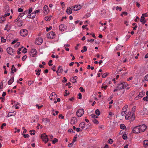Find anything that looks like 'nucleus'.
Wrapping results in <instances>:
<instances>
[{
  "label": "nucleus",
  "instance_id": "nucleus-1",
  "mask_svg": "<svg viewBox=\"0 0 148 148\" xmlns=\"http://www.w3.org/2000/svg\"><path fill=\"white\" fill-rule=\"evenodd\" d=\"M125 118L126 119L129 120L130 121H132L135 119L134 114L129 112L125 116Z\"/></svg>",
  "mask_w": 148,
  "mask_h": 148
},
{
  "label": "nucleus",
  "instance_id": "nucleus-2",
  "mask_svg": "<svg viewBox=\"0 0 148 148\" xmlns=\"http://www.w3.org/2000/svg\"><path fill=\"white\" fill-rule=\"evenodd\" d=\"M128 86V84L126 82H123L119 84L118 88L120 89L125 88Z\"/></svg>",
  "mask_w": 148,
  "mask_h": 148
},
{
  "label": "nucleus",
  "instance_id": "nucleus-3",
  "mask_svg": "<svg viewBox=\"0 0 148 148\" xmlns=\"http://www.w3.org/2000/svg\"><path fill=\"white\" fill-rule=\"evenodd\" d=\"M84 113V110L83 109L81 108L79 109L76 112V114L78 117L82 116Z\"/></svg>",
  "mask_w": 148,
  "mask_h": 148
},
{
  "label": "nucleus",
  "instance_id": "nucleus-4",
  "mask_svg": "<svg viewBox=\"0 0 148 148\" xmlns=\"http://www.w3.org/2000/svg\"><path fill=\"white\" fill-rule=\"evenodd\" d=\"M41 136L42 141L44 142L45 143H46L47 142L48 140V139L47 138V136L45 134H42L41 135Z\"/></svg>",
  "mask_w": 148,
  "mask_h": 148
},
{
  "label": "nucleus",
  "instance_id": "nucleus-5",
  "mask_svg": "<svg viewBox=\"0 0 148 148\" xmlns=\"http://www.w3.org/2000/svg\"><path fill=\"white\" fill-rule=\"evenodd\" d=\"M56 34L53 32H49L47 35V37L49 39H53L55 37Z\"/></svg>",
  "mask_w": 148,
  "mask_h": 148
},
{
  "label": "nucleus",
  "instance_id": "nucleus-6",
  "mask_svg": "<svg viewBox=\"0 0 148 148\" xmlns=\"http://www.w3.org/2000/svg\"><path fill=\"white\" fill-rule=\"evenodd\" d=\"M145 92L144 91H142L139 92V95L135 98L136 100H138L142 97L145 95Z\"/></svg>",
  "mask_w": 148,
  "mask_h": 148
},
{
  "label": "nucleus",
  "instance_id": "nucleus-7",
  "mask_svg": "<svg viewBox=\"0 0 148 148\" xmlns=\"http://www.w3.org/2000/svg\"><path fill=\"white\" fill-rule=\"evenodd\" d=\"M140 132H143L145 131L147 128V126L144 124L138 126Z\"/></svg>",
  "mask_w": 148,
  "mask_h": 148
},
{
  "label": "nucleus",
  "instance_id": "nucleus-8",
  "mask_svg": "<svg viewBox=\"0 0 148 148\" xmlns=\"http://www.w3.org/2000/svg\"><path fill=\"white\" fill-rule=\"evenodd\" d=\"M20 34L21 36H25L27 34L28 31L26 29H22L20 31Z\"/></svg>",
  "mask_w": 148,
  "mask_h": 148
},
{
  "label": "nucleus",
  "instance_id": "nucleus-9",
  "mask_svg": "<svg viewBox=\"0 0 148 148\" xmlns=\"http://www.w3.org/2000/svg\"><path fill=\"white\" fill-rule=\"evenodd\" d=\"M57 97V95L54 92H52L51 93L49 96V98L51 100H54L56 99Z\"/></svg>",
  "mask_w": 148,
  "mask_h": 148
},
{
  "label": "nucleus",
  "instance_id": "nucleus-10",
  "mask_svg": "<svg viewBox=\"0 0 148 148\" xmlns=\"http://www.w3.org/2000/svg\"><path fill=\"white\" fill-rule=\"evenodd\" d=\"M37 52L35 49H32L30 53V55L32 57H35L37 55Z\"/></svg>",
  "mask_w": 148,
  "mask_h": 148
},
{
  "label": "nucleus",
  "instance_id": "nucleus-11",
  "mask_svg": "<svg viewBox=\"0 0 148 148\" xmlns=\"http://www.w3.org/2000/svg\"><path fill=\"white\" fill-rule=\"evenodd\" d=\"M43 41V39L42 38L38 37L36 40V43L38 45H39L42 43Z\"/></svg>",
  "mask_w": 148,
  "mask_h": 148
},
{
  "label": "nucleus",
  "instance_id": "nucleus-12",
  "mask_svg": "<svg viewBox=\"0 0 148 148\" xmlns=\"http://www.w3.org/2000/svg\"><path fill=\"white\" fill-rule=\"evenodd\" d=\"M81 8L80 5H76L72 7V10L74 11H77L79 10Z\"/></svg>",
  "mask_w": 148,
  "mask_h": 148
},
{
  "label": "nucleus",
  "instance_id": "nucleus-13",
  "mask_svg": "<svg viewBox=\"0 0 148 148\" xmlns=\"http://www.w3.org/2000/svg\"><path fill=\"white\" fill-rule=\"evenodd\" d=\"M75 29V25L72 23H71L69 24L68 27V30L69 32H71L73 30Z\"/></svg>",
  "mask_w": 148,
  "mask_h": 148
},
{
  "label": "nucleus",
  "instance_id": "nucleus-14",
  "mask_svg": "<svg viewBox=\"0 0 148 148\" xmlns=\"http://www.w3.org/2000/svg\"><path fill=\"white\" fill-rule=\"evenodd\" d=\"M66 26L63 24H61L59 27L60 30L62 32L65 30L66 29Z\"/></svg>",
  "mask_w": 148,
  "mask_h": 148
},
{
  "label": "nucleus",
  "instance_id": "nucleus-15",
  "mask_svg": "<svg viewBox=\"0 0 148 148\" xmlns=\"http://www.w3.org/2000/svg\"><path fill=\"white\" fill-rule=\"evenodd\" d=\"M132 131L133 133L136 134H138L140 132L138 126L134 127Z\"/></svg>",
  "mask_w": 148,
  "mask_h": 148
},
{
  "label": "nucleus",
  "instance_id": "nucleus-16",
  "mask_svg": "<svg viewBox=\"0 0 148 148\" xmlns=\"http://www.w3.org/2000/svg\"><path fill=\"white\" fill-rule=\"evenodd\" d=\"M43 11L45 14H47L49 12V10L47 5H45L44 7Z\"/></svg>",
  "mask_w": 148,
  "mask_h": 148
},
{
  "label": "nucleus",
  "instance_id": "nucleus-17",
  "mask_svg": "<svg viewBox=\"0 0 148 148\" xmlns=\"http://www.w3.org/2000/svg\"><path fill=\"white\" fill-rule=\"evenodd\" d=\"M8 53L10 55H12L13 53V49L11 47H8L7 49Z\"/></svg>",
  "mask_w": 148,
  "mask_h": 148
},
{
  "label": "nucleus",
  "instance_id": "nucleus-18",
  "mask_svg": "<svg viewBox=\"0 0 148 148\" xmlns=\"http://www.w3.org/2000/svg\"><path fill=\"white\" fill-rule=\"evenodd\" d=\"M77 120L76 118L75 117H72L70 121V123L71 124L73 125L77 123Z\"/></svg>",
  "mask_w": 148,
  "mask_h": 148
},
{
  "label": "nucleus",
  "instance_id": "nucleus-19",
  "mask_svg": "<svg viewBox=\"0 0 148 148\" xmlns=\"http://www.w3.org/2000/svg\"><path fill=\"white\" fill-rule=\"evenodd\" d=\"M77 77L75 76L72 77L70 78V80L73 83H75L77 82Z\"/></svg>",
  "mask_w": 148,
  "mask_h": 148
},
{
  "label": "nucleus",
  "instance_id": "nucleus-20",
  "mask_svg": "<svg viewBox=\"0 0 148 148\" xmlns=\"http://www.w3.org/2000/svg\"><path fill=\"white\" fill-rule=\"evenodd\" d=\"M36 16V14L34 12L30 13L27 16V17L29 18H34Z\"/></svg>",
  "mask_w": 148,
  "mask_h": 148
},
{
  "label": "nucleus",
  "instance_id": "nucleus-21",
  "mask_svg": "<svg viewBox=\"0 0 148 148\" xmlns=\"http://www.w3.org/2000/svg\"><path fill=\"white\" fill-rule=\"evenodd\" d=\"M20 106H21L20 104L18 102L16 103H15V104L13 106H14H14L15 108L16 109H19V108H20Z\"/></svg>",
  "mask_w": 148,
  "mask_h": 148
},
{
  "label": "nucleus",
  "instance_id": "nucleus-22",
  "mask_svg": "<svg viewBox=\"0 0 148 148\" xmlns=\"http://www.w3.org/2000/svg\"><path fill=\"white\" fill-rule=\"evenodd\" d=\"M72 9L70 7H68L66 10V13L68 14H70L72 13Z\"/></svg>",
  "mask_w": 148,
  "mask_h": 148
},
{
  "label": "nucleus",
  "instance_id": "nucleus-23",
  "mask_svg": "<svg viewBox=\"0 0 148 148\" xmlns=\"http://www.w3.org/2000/svg\"><path fill=\"white\" fill-rule=\"evenodd\" d=\"M14 81V77H12L8 82V84L9 85H11Z\"/></svg>",
  "mask_w": 148,
  "mask_h": 148
},
{
  "label": "nucleus",
  "instance_id": "nucleus-24",
  "mask_svg": "<svg viewBox=\"0 0 148 148\" xmlns=\"http://www.w3.org/2000/svg\"><path fill=\"white\" fill-rule=\"evenodd\" d=\"M5 19V17L3 16L0 17V23H2L4 22Z\"/></svg>",
  "mask_w": 148,
  "mask_h": 148
},
{
  "label": "nucleus",
  "instance_id": "nucleus-25",
  "mask_svg": "<svg viewBox=\"0 0 148 148\" xmlns=\"http://www.w3.org/2000/svg\"><path fill=\"white\" fill-rule=\"evenodd\" d=\"M140 21L143 24H144L146 22L145 20V18L144 16H141V17Z\"/></svg>",
  "mask_w": 148,
  "mask_h": 148
},
{
  "label": "nucleus",
  "instance_id": "nucleus-26",
  "mask_svg": "<svg viewBox=\"0 0 148 148\" xmlns=\"http://www.w3.org/2000/svg\"><path fill=\"white\" fill-rule=\"evenodd\" d=\"M143 144L145 147H147L148 146V140H144L143 141Z\"/></svg>",
  "mask_w": 148,
  "mask_h": 148
},
{
  "label": "nucleus",
  "instance_id": "nucleus-27",
  "mask_svg": "<svg viewBox=\"0 0 148 148\" xmlns=\"http://www.w3.org/2000/svg\"><path fill=\"white\" fill-rule=\"evenodd\" d=\"M85 127V123L82 122L79 125V127L81 128L82 129H83Z\"/></svg>",
  "mask_w": 148,
  "mask_h": 148
},
{
  "label": "nucleus",
  "instance_id": "nucleus-28",
  "mask_svg": "<svg viewBox=\"0 0 148 148\" xmlns=\"http://www.w3.org/2000/svg\"><path fill=\"white\" fill-rule=\"evenodd\" d=\"M10 29V26L8 24L6 25L5 26V27L4 29L5 30H7L8 31Z\"/></svg>",
  "mask_w": 148,
  "mask_h": 148
},
{
  "label": "nucleus",
  "instance_id": "nucleus-29",
  "mask_svg": "<svg viewBox=\"0 0 148 148\" xmlns=\"http://www.w3.org/2000/svg\"><path fill=\"white\" fill-rule=\"evenodd\" d=\"M128 108V106L127 105H125L123 107L122 109V111H123L124 112H126L127 110V108Z\"/></svg>",
  "mask_w": 148,
  "mask_h": 148
},
{
  "label": "nucleus",
  "instance_id": "nucleus-30",
  "mask_svg": "<svg viewBox=\"0 0 148 148\" xmlns=\"http://www.w3.org/2000/svg\"><path fill=\"white\" fill-rule=\"evenodd\" d=\"M58 70L60 72V73H61L63 71V69L62 66H59L58 67Z\"/></svg>",
  "mask_w": 148,
  "mask_h": 148
},
{
  "label": "nucleus",
  "instance_id": "nucleus-31",
  "mask_svg": "<svg viewBox=\"0 0 148 148\" xmlns=\"http://www.w3.org/2000/svg\"><path fill=\"white\" fill-rule=\"evenodd\" d=\"M51 18V16H46L45 18V19L47 21H49Z\"/></svg>",
  "mask_w": 148,
  "mask_h": 148
},
{
  "label": "nucleus",
  "instance_id": "nucleus-32",
  "mask_svg": "<svg viewBox=\"0 0 148 148\" xmlns=\"http://www.w3.org/2000/svg\"><path fill=\"white\" fill-rule=\"evenodd\" d=\"M17 22V24L18 26L20 27L22 25V22L21 21H18Z\"/></svg>",
  "mask_w": 148,
  "mask_h": 148
},
{
  "label": "nucleus",
  "instance_id": "nucleus-33",
  "mask_svg": "<svg viewBox=\"0 0 148 148\" xmlns=\"http://www.w3.org/2000/svg\"><path fill=\"white\" fill-rule=\"evenodd\" d=\"M95 113L97 116L99 115L100 114V111L98 109H97L95 110Z\"/></svg>",
  "mask_w": 148,
  "mask_h": 148
},
{
  "label": "nucleus",
  "instance_id": "nucleus-34",
  "mask_svg": "<svg viewBox=\"0 0 148 148\" xmlns=\"http://www.w3.org/2000/svg\"><path fill=\"white\" fill-rule=\"evenodd\" d=\"M92 121L95 124H97L99 123L98 121L96 119H93L92 120Z\"/></svg>",
  "mask_w": 148,
  "mask_h": 148
},
{
  "label": "nucleus",
  "instance_id": "nucleus-35",
  "mask_svg": "<svg viewBox=\"0 0 148 148\" xmlns=\"http://www.w3.org/2000/svg\"><path fill=\"white\" fill-rule=\"evenodd\" d=\"M83 49L81 51V52L82 53H83L85 51H86L87 50V48L86 46H84L83 47Z\"/></svg>",
  "mask_w": 148,
  "mask_h": 148
},
{
  "label": "nucleus",
  "instance_id": "nucleus-36",
  "mask_svg": "<svg viewBox=\"0 0 148 148\" xmlns=\"http://www.w3.org/2000/svg\"><path fill=\"white\" fill-rule=\"evenodd\" d=\"M108 87L107 85H106L105 86H103V85H102L101 86V88L102 90H105Z\"/></svg>",
  "mask_w": 148,
  "mask_h": 148
},
{
  "label": "nucleus",
  "instance_id": "nucleus-37",
  "mask_svg": "<svg viewBox=\"0 0 148 148\" xmlns=\"http://www.w3.org/2000/svg\"><path fill=\"white\" fill-rule=\"evenodd\" d=\"M90 116L92 118H94V119H95V118H98V117L95 114H92Z\"/></svg>",
  "mask_w": 148,
  "mask_h": 148
},
{
  "label": "nucleus",
  "instance_id": "nucleus-38",
  "mask_svg": "<svg viewBox=\"0 0 148 148\" xmlns=\"http://www.w3.org/2000/svg\"><path fill=\"white\" fill-rule=\"evenodd\" d=\"M123 138L124 140H125L127 138V136L126 134H125L123 135Z\"/></svg>",
  "mask_w": 148,
  "mask_h": 148
},
{
  "label": "nucleus",
  "instance_id": "nucleus-39",
  "mask_svg": "<svg viewBox=\"0 0 148 148\" xmlns=\"http://www.w3.org/2000/svg\"><path fill=\"white\" fill-rule=\"evenodd\" d=\"M58 139L56 138H55L52 141V143L53 144H55L56 143L58 142Z\"/></svg>",
  "mask_w": 148,
  "mask_h": 148
},
{
  "label": "nucleus",
  "instance_id": "nucleus-40",
  "mask_svg": "<svg viewBox=\"0 0 148 148\" xmlns=\"http://www.w3.org/2000/svg\"><path fill=\"white\" fill-rule=\"evenodd\" d=\"M125 127V126L123 124H121L120 126V127L121 129H123Z\"/></svg>",
  "mask_w": 148,
  "mask_h": 148
},
{
  "label": "nucleus",
  "instance_id": "nucleus-41",
  "mask_svg": "<svg viewBox=\"0 0 148 148\" xmlns=\"http://www.w3.org/2000/svg\"><path fill=\"white\" fill-rule=\"evenodd\" d=\"M143 100L146 101H148V97L146 96L144 97L143 99Z\"/></svg>",
  "mask_w": 148,
  "mask_h": 148
},
{
  "label": "nucleus",
  "instance_id": "nucleus-42",
  "mask_svg": "<svg viewBox=\"0 0 148 148\" xmlns=\"http://www.w3.org/2000/svg\"><path fill=\"white\" fill-rule=\"evenodd\" d=\"M1 42H6V39H5L3 37L1 38Z\"/></svg>",
  "mask_w": 148,
  "mask_h": 148
},
{
  "label": "nucleus",
  "instance_id": "nucleus-43",
  "mask_svg": "<svg viewBox=\"0 0 148 148\" xmlns=\"http://www.w3.org/2000/svg\"><path fill=\"white\" fill-rule=\"evenodd\" d=\"M27 52V49L25 48H24L23 49V50L22 51L23 53H26Z\"/></svg>",
  "mask_w": 148,
  "mask_h": 148
},
{
  "label": "nucleus",
  "instance_id": "nucleus-44",
  "mask_svg": "<svg viewBox=\"0 0 148 148\" xmlns=\"http://www.w3.org/2000/svg\"><path fill=\"white\" fill-rule=\"evenodd\" d=\"M35 131L34 130H30L29 131V132L30 133V134L31 135H34L35 134Z\"/></svg>",
  "mask_w": 148,
  "mask_h": 148
},
{
  "label": "nucleus",
  "instance_id": "nucleus-45",
  "mask_svg": "<svg viewBox=\"0 0 148 148\" xmlns=\"http://www.w3.org/2000/svg\"><path fill=\"white\" fill-rule=\"evenodd\" d=\"M74 141H73L71 143L68 145V146L69 147H71L73 145Z\"/></svg>",
  "mask_w": 148,
  "mask_h": 148
},
{
  "label": "nucleus",
  "instance_id": "nucleus-46",
  "mask_svg": "<svg viewBox=\"0 0 148 148\" xmlns=\"http://www.w3.org/2000/svg\"><path fill=\"white\" fill-rule=\"evenodd\" d=\"M45 123H47L48 122H49L50 121L47 118H46L45 119Z\"/></svg>",
  "mask_w": 148,
  "mask_h": 148
},
{
  "label": "nucleus",
  "instance_id": "nucleus-47",
  "mask_svg": "<svg viewBox=\"0 0 148 148\" xmlns=\"http://www.w3.org/2000/svg\"><path fill=\"white\" fill-rule=\"evenodd\" d=\"M52 28L51 26H50L49 28L47 27L46 28V30L48 32L49 30H51Z\"/></svg>",
  "mask_w": 148,
  "mask_h": 148
},
{
  "label": "nucleus",
  "instance_id": "nucleus-48",
  "mask_svg": "<svg viewBox=\"0 0 148 148\" xmlns=\"http://www.w3.org/2000/svg\"><path fill=\"white\" fill-rule=\"evenodd\" d=\"M6 124L5 123H3L1 127V130H3V127L5 126Z\"/></svg>",
  "mask_w": 148,
  "mask_h": 148
},
{
  "label": "nucleus",
  "instance_id": "nucleus-49",
  "mask_svg": "<svg viewBox=\"0 0 148 148\" xmlns=\"http://www.w3.org/2000/svg\"><path fill=\"white\" fill-rule=\"evenodd\" d=\"M116 10H119L120 11H121L122 10V8L121 7H119V6H117L116 7Z\"/></svg>",
  "mask_w": 148,
  "mask_h": 148
},
{
  "label": "nucleus",
  "instance_id": "nucleus-50",
  "mask_svg": "<svg viewBox=\"0 0 148 148\" xmlns=\"http://www.w3.org/2000/svg\"><path fill=\"white\" fill-rule=\"evenodd\" d=\"M122 46L120 45H118L116 47V49L118 50L119 49H120L122 47Z\"/></svg>",
  "mask_w": 148,
  "mask_h": 148
},
{
  "label": "nucleus",
  "instance_id": "nucleus-51",
  "mask_svg": "<svg viewBox=\"0 0 148 148\" xmlns=\"http://www.w3.org/2000/svg\"><path fill=\"white\" fill-rule=\"evenodd\" d=\"M14 68V65H12V68H11V73H14V71H13V68Z\"/></svg>",
  "mask_w": 148,
  "mask_h": 148
},
{
  "label": "nucleus",
  "instance_id": "nucleus-52",
  "mask_svg": "<svg viewBox=\"0 0 148 148\" xmlns=\"http://www.w3.org/2000/svg\"><path fill=\"white\" fill-rule=\"evenodd\" d=\"M108 75V74L107 73H104L102 76V78H104Z\"/></svg>",
  "mask_w": 148,
  "mask_h": 148
},
{
  "label": "nucleus",
  "instance_id": "nucleus-53",
  "mask_svg": "<svg viewBox=\"0 0 148 148\" xmlns=\"http://www.w3.org/2000/svg\"><path fill=\"white\" fill-rule=\"evenodd\" d=\"M78 99H81L82 98V95L81 93H79L78 94Z\"/></svg>",
  "mask_w": 148,
  "mask_h": 148
},
{
  "label": "nucleus",
  "instance_id": "nucleus-54",
  "mask_svg": "<svg viewBox=\"0 0 148 148\" xmlns=\"http://www.w3.org/2000/svg\"><path fill=\"white\" fill-rule=\"evenodd\" d=\"M32 8H29V12H28L29 14H30V13H31L32 12Z\"/></svg>",
  "mask_w": 148,
  "mask_h": 148
},
{
  "label": "nucleus",
  "instance_id": "nucleus-55",
  "mask_svg": "<svg viewBox=\"0 0 148 148\" xmlns=\"http://www.w3.org/2000/svg\"><path fill=\"white\" fill-rule=\"evenodd\" d=\"M113 115V114L112 112H110L109 113V116H108V118H110V116Z\"/></svg>",
  "mask_w": 148,
  "mask_h": 148
},
{
  "label": "nucleus",
  "instance_id": "nucleus-56",
  "mask_svg": "<svg viewBox=\"0 0 148 148\" xmlns=\"http://www.w3.org/2000/svg\"><path fill=\"white\" fill-rule=\"evenodd\" d=\"M126 112H124L122 111L121 113V115L122 116H124L126 114Z\"/></svg>",
  "mask_w": 148,
  "mask_h": 148
},
{
  "label": "nucleus",
  "instance_id": "nucleus-57",
  "mask_svg": "<svg viewBox=\"0 0 148 148\" xmlns=\"http://www.w3.org/2000/svg\"><path fill=\"white\" fill-rule=\"evenodd\" d=\"M59 117L60 118H61V119H63L64 118V116L62 115V114H60L59 116Z\"/></svg>",
  "mask_w": 148,
  "mask_h": 148
},
{
  "label": "nucleus",
  "instance_id": "nucleus-58",
  "mask_svg": "<svg viewBox=\"0 0 148 148\" xmlns=\"http://www.w3.org/2000/svg\"><path fill=\"white\" fill-rule=\"evenodd\" d=\"M23 136L25 138H28L29 136V135L27 134H24L23 135Z\"/></svg>",
  "mask_w": 148,
  "mask_h": 148
},
{
  "label": "nucleus",
  "instance_id": "nucleus-59",
  "mask_svg": "<svg viewBox=\"0 0 148 148\" xmlns=\"http://www.w3.org/2000/svg\"><path fill=\"white\" fill-rule=\"evenodd\" d=\"M36 106L38 108V109H40L42 106V105H41V106H39L38 104H36Z\"/></svg>",
  "mask_w": 148,
  "mask_h": 148
},
{
  "label": "nucleus",
  "instance_id": "nucleus-60",
  "mask_svg": "<svg viewBox=\"0 0 148 148\" xmlns=\"http://www.w3.org/2000/svg\"><path fill=\"white\" fill-rule=\"evenodd\" d=\"M15 130H16L14 132V133H16L17 132H18V133L19 132H20V130L19 129H18L17 128H15Z\"/></svg>",
  "mask_w": 148,
  "mask_h": 148
},
{
  "label": "nucleus",
  "instance_id": "nucleus-61",
  "mask_svg": "<svg viewBox=\"0 0 148 148\" xmlns=\"http://www.w3.org/2000/svg\"><path fill=\"white\" fill-rule=\"evenodd\" d=\"M108 143H110V144H111L112 143L113 141L111 139V138H110L108 141Z\"/></svg>",
  "mask_w": 148,
  "mask_h": 148
},
{
  "label": "nucleus",
  "instance_id": "nucleus-62",
  "mask_svg": "<svg viewBox=\"0 0 148 148\" xmlns=\"http://www.w3.org/2000/svg\"><path fill=\"white\" fill-rule=\"evenodd\" d=\"M142 16L145 17H147L148 16V15L147 13L143 14H142Z\"/></svg>",
  "mask_w": 148,
  "mask_h": 148
},
{
  "label": "nucleus",
  "instance_id": "nucleus-63",
  "mask_svg": "<svg viewBox=\"0 0 148 148\" xmlns=\"http://www.w3.org/2000/svg\"><path fill=\"white\" fill-rule=\"evenodd\" d=\"M145 79L146 81H148V74L145 76Z\"/></svg>",
  "mask_w": 148,
  "mask_h": 148
},
{
  "label": "nucleus",
  "instance_id": "nucleus-64",
  "mask_svg": "<svg viewBox=\"0 0 148 148\" xmlns=\"http://www.w3.org/2000/svg\"><path fill=\"white\" fill-rule=\"evenodd\" d=\"M33 83V81H29L28 83V84L30 86Z\"/></svg>",
  "mask_w": 148,
  "mask_h": 148
}]
</instances>
